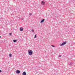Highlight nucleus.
<instances>
[{"label": "nucleus", "instance_id": "nucleus-1", "mask_svg": "<svg viewBox=\"0 0 75 75\" xmlns=\"http://www.w3.org/2000/svg\"><path fill=\"white\" fill-rule=\"evenodd\" d=\"M28 54L30 55H31L33 54V51L31 50H29L28 51Z\"/></svg>", "mask_w": 75, "mask_h": 75}, {"label": "nucleus", "instance_id": "nucleus-2", "mask_svg": "<svg viewBox=\"0 0 75 75\" xmlns=\"http://www.w3.org/2000/svg\"><path fill=\"white\" fill-rule=\"evenodd\" d=\"M66 44H67V42H64L62 43L61 45H60V46H62V45H64Z\"/></svg>", "mask_w": 75, "mask_h": 75}, {"label": "nucleus", "instance_id": "nucleus-3", "mask_svg": "<svg viewBox=\"0 0 75 75\" xmlns=\"http://www.w3.org/2000/svg\"><path fill=\"white\" fill-rule=\"evenodd\" d=\"M16 74H20V71L17 70L16 71Z\"/></svg>", "mask_w": 75, "mask_h": 75}, {"label": "nucleus", "instance_id": "nucleus-4", "mask_svg": "<svg viewBox=\"0 0 75 75\" xmlns=\"http://www.w3.org/2000/svg\"><path fill=\"white\" fill-rule=\"evenodd\" d=\"M20 31H23V28L22 27L20 28Z\"/></svg>", "mask_w": 75, "mask_h": 75}, {"label": "nucleus", "instance_id": "nucleus-5", "mask_svg": "<svg viewBox=\"0 0 75 75\" xmlns=\"http://www.w3.org/2000/svg\"><path fill=\"white\" fill-rule=\"evenodd\" d=\"M22 75H27V74H26V72L25 71L23 72L22 74Z\"/></svg>", "mask_w": 75, "mask_h": 75}, {"label": "nucleus", "instance_id": "nucleus-6", "mask_svg": "<svg viewBox=\"0 0 75 75\" xmlns=\"http://www.w3.org/2000/svg\"><path fill=\"white\" fill-rule=\"evenodd\" d=\"M44 20H45L44 19H43L42 20L40 21V23H43L44 21Z\"/></svg>", "mask_w": 75, "mask_h": 75}, {"label": "nucleus", "instance_id": "nucleus-7", "mask_svg": "<svg viewBox=\"0 0 75 75\" xmlns=\"http://www.w3.org/2000/svg\"><path fill=\"white\" fill-rule=\"evenodd\" d=\"M45 2H44L43 1H42L41 2V4H43V5L44 4H45Z\"/></svg>", "mask_w": 75, "mask_h": 75}, {"label": "nucleus", "instance_id": "nucleus-8", "mask_svg": "<svg viewBox=\"0 0 75 75\" xmlns=\"http://www.w3.org/2000/svg\"><path fill=\"white\" fill-rule=\"evenodd\" d=\"M69 65L70 66H71L72 64V62H71L69 64Z\"/></svg>", "mask_w": 75, "mask_h": 75}, {"label": "nucleus", "instance_id": "nucleus-9", "mask_svg": "<svg viewBox=\"0 0 75 75\" xmlns=\"http://www.w3.org/2000/svg\"><path fill=\"white\" fill-rule=\"evenodd\" d=\"M13 41L14 42H16L17 41V40H13Z\"/></svg>", "mask_w": 75, "mask_h": 75}, {"label": "nucleus", "instance_id": "nucleus-10", "mask_svg": "<svg viewBox=\"0 0 75 75\" xmlns=\"http://www.w3.org/2000/svg\"><path fill=\"white\" fill-rule=\"evenodd\" d=\"M9 55V57H11L12 56V54H11V53H10Z\"/></svg>", "mask_w": 75, "mask_h": 75}, {"label": "nucleus", "instance_id": "nucleus-11", "mask_svg": "<svg viewBox=\"0 0 75 75\" xmlns=\"http://www.w3.org/2000/svg\"><path fill=\"white\" fill-rule=\"evenodd\" d=\"M36 37H37V35H35L34 38H36Z\"/></svg>", "mask_w": 75, "mask_h": 75}, {"label": "nucleus", "instance_id": "nucleus-12", "mask_svg": "<svg viewBox=\"0 0 75 75\" xmlns=\"http://www.w3.org/2000/svg\"><path fill=\"white\" fill-rule=\"evenodd\" d=\"M11 34H12V33H9V34L10 35H11Z\"/></svg>", "mask_w": 75, "mask_h": 75}, {"label": "nucleus", "instance_id": "nucleus-13", "mask_svg": "<svg viewBox=\"0 0 75 75\" xmlns=\"http://www.w3.org/2000/svg\"><path fill=\"white\" fill-rule=\"evenodd\" d=\"M52 47H55V46L53 45H51Z\"/></svg>", "mask_w": 75, "mask_h": 75}, {"label": "nucleus", "instance_id": "nucleus-14", "mask_svg": "<svg viewBox=\"0 0 75 75\" xmlns=\"http://www.w3.org/2000/svg\"><path fill=\"white\" fill-rule=\"evenodd\" d=\"M31 31H32V32H34V31L33 30H32Z\"/></svg>", "mask_w": 75, "mask_h": 75}, {"label": "nucleus", "instance_id": "nucleus-15", "mask_svg": "<svg viewBox=\"0 0 75 75\" xmlns=\"http://www.w3.org/2000/svg\"><path fill=\"white\" fill-rule=\"evenodd\" d=\"M61 57V55H59L58 56L59 57Z\"/></svg>", "mask_w": 75, "mask_h": 75}, {"label": "nucleus", "instance_id": "nucleus-16", "mask_svg": "<svg viewBox=\"0 0 75 75\" xmlns=\"http://www.w3.org/2000/svg\"><path fill=\"white\" fill-rule=\"evenodd\" d=\"M32 15V13H30V16H31Z\"/></svg>", "mask_w": 75, "mask_h": 75}, {"label": "nucleus", "instance_id": "nucleus-17", "mask_svg": "<svg viewBox=\"0 0 75 75\" xmlns=\"http://www.w3.org/2000/svg\"><path fill=\"white\" fill-rule=\"evenodd\" d=\"M2 72V71H1V70H0V72Z\"/></svg>", "mask_w": 75, "mask_h": 75}, {"label": "nucleus", "instance_id": "nucleus-18", "mask_svg": "<svg viewBox=\"0 0 75 75\" xmlns=\"http://www.w3.org/2000/svg\"><path fill=\"white\" fill-rule=\"evenodd\" d=\"M0 38H1V36H0Z\"/></svg>", "mask_w": 75, "mask_h": 75}]
</instances>
